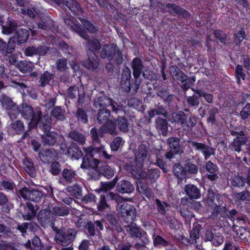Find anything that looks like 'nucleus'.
<instances>
[{"mask_svg": "<svg viewBox=\"0 0 250 250\" xmlns=\"http://www.w3.org/2000/svg\"><path fill=\"white\" fill-rule=\"evenodd\" d=\"M65 111L60 106H56L52 111V115L59 120H63L65 118Z\"/></svg>", "mask_w": 250, "mask_h": 250, "instance_id": "nucleus-33", "label": "nucleus"}, {"mask_svg": "<svg viewBox=\"0 0 250 250\" xmlns=\"http://www.w3.org/2000/svg\"><path fill=\"white\" fill-rule=\"evenodd\" d=\"M77 94L80 99L81 97H83L84 92L83 87L81 86L79 89L76 86L71 87L69 88L68 91V96L69 98L71 99L74 98Z\"/></svg>", "mask_w": 250, "mask_h": 250, "instance_id": "nucleus-26", "label": "nucleus"}, {"mask_svg": "<svg viewBox=\"0 0 250 250\" xmlns=\"http://www.w3.org/2000/svg\"><path fill=\"white\" fill-rule=\"evenodd\" d=\"M15 47V41L12 39H9L8 44L5 42L0 40V52L3 54L11 53Z\"/></svg>", "mask_w": 250, "mask_h": 250, "instance_id": "nucleus-18", "label": "nucleus"}, {"mask_svg": "<svg viewBox=\"0 0 250 250\" xmlns=\"http://www.w3.org/2000/svg\"><path fill=\"white\" fill-rule=\"evenodd\" d=\"M50 207L52 215L63 216L67 215L69 213V211L66 207Z\"/></svg>", "mask_w": 250, "mask_h": 250, "instance_id": "nucleus-29", "label": "nucleus"}, {"mask_svg": "<svg viewBox=\"0 0 250 250\" xmlns=\"http://www.w3.org/2000/svg\"><path fill=\"white\" fill-rule=\"evenodd\" d=\"M31 195L29 199V200L35 202H38L40 200L41 198L42 197L43 194L42 192L33 189L31 191Z\"/></svg>", "mask_w": 250, "mask_h": 250, "instance_id": "nucleus-51", "label": "nucleus"}, {"mask_svg": "<svg viewBox=\"0 0 250 250\" xmlns=\"http://www.w3.org/2000/svg\"><path fill=\"white\" fill-rule=\"evenodd\" d=\"M103 174L107 178H110L114 175V171L108 166H104L101 169Z\"/></svg>", "mask_w": 250, "mask_h": 250, "instance_id": "nucleus-55", "label": "nucleus"}, {"mask_svg": "<svg viewBox=\"0 0 250 250\" xmlns=\"http://www.w3.org/2000/svg\"><path fill=\"white\" fill-rule=\"evenodd\" d=\"M25 169L26 171L32 177L35 176L36 174L35 169L33 164L30 160L26 158L24 161Z\"/></svg>", "mask_w": 250, "mask_h": 250, "instance_id": "nucleus-34", "label": "nucleus"}, {"mask_svg": "<svg viewBox=\"0 0 250 250\" xmlns=\"http://www.w3.org/2000/svg\"><path fill=\"white\" fill-rule=\"evenodd\" d=\"M17 24L14 20H9L7 25L3 26L2 32L6 35H9L16 31L15 36L12 38L17 42L20 44L25 42L29 36V32L25 29L19 28L16 30ZM16 44V43L15 42Z\"/></svg>", "mask_w": 250, "mask_h": 250, "instance_id": "nucleus-3", "label": "nucleus"}, {"mask_svg": "<svg viewBox=\"0 0 250 250\" xmlns=\"http://www.w3.org/2000/svg\"><path fill=\"white\" fill-rule=\"evenodd\" d=\"M131 78V71L128 67L125 68L122 72L121 83L122 85L129 83Z\"/></svg>", "mask_w": 250, "mask_h": 250, "instance_id": "nucleus-36", "label": "nucleus"}, {"mask_svg": "<svg viewBox=\"0 0 250 250\" xmlns=\"http://www.w3.org/2000/svg\"><path fill=\"white\" fill-rule=\"evenodd\" d=\"M124 143L122 138L118 137L114 139L113 142L110 144V147L112 151H117L120 146H122Z\"/></svg>", "mask_w": 250, "mask_h": 250, "instance_id": "nucleus-47", "label": "nucleus"}, {"mask_svg": "<svg viewBox=\"0 0 250 250\" xmlns=\"http://www.w3.org/2000/svg\"><path fill=\"white\" fill-rule=\"evenodd\" d=\"M235 76L237 79V83H240L241 79L244 80L245 75L242 72V67L240 65H238L235 69Z\"/></svg>", "mask_w": 250, "mask_h": 250, "instance_id": "nucleus-52", "label": "nucleus"}, {"mask_svg": "<svg viewBox=\"0 0 250 250\" xmlns=\"http://www.w3.org/2000/svg\"><path fill=\"white\" fill-rule=\"evenodd\" d=\"M206 169L210 173L208 175V177L211 180H214L217 178L216 172L217 171V167L214 165L211 162L208 161L206 165Z\"/></svg>", "mask_w": 250, "mask_h": 250, "instance_id": "nucleus-20", "label": "nucleus"}, {"mask_svg": "<svg viewBox=\"0 0 250 250\" xmlns=\"http://www.w3.org/2000/svg\"><path fill=\"white\" fill-rule=\"evenodd\" d=\"M27 248L30 249L31 250H42V244L40 239L38 237H35L32 241V243L29 240L24 244Z\"/></svg>", "mask_w": 250, "mask_h": 250, "instance_id": "nucleus-21", "label": "nucleus"}, {"mask_svg": "<svg viewBox=\"0 0 250 250\" xmlns=\"http://www.w3.org/2000/svg\"><path fill=\"white\" fill-rule=\"evenodd\" d=\"M88 48L87 54L88 60L83 63V65L89 70H95L99 65L98 57L95 55L94 51L99 50L101 45L100 42L96 39L89 41L87 43Z\"/></svg>", "mask_w": 250, "mask_h": 250, "instance_id": "nucleus-4", "label": "nucleus"}, {"mask_svg": "<svg viewBox=\"0 0 250 250\" xmlns=\"http://www.w3.org/2000/svg\"><path fill=\"white\" fill-rule=\"evenodd\" d=\"M117 210L123 217H127L128 221H133L136 216V212L135 208L127 202H124L119 207H117Z\"/></svg>", "mask_w": 250, "mask_h": 250, "instance_id": "nucleus-11", "label": "nucleus"}, {"mask_svg": "<svg viewBox=\"0 0 250 250\" xmlns=\"http://www.w3.org/2000/svg\"><path fill=\"white\" fill-rule=\"evenodd\" d=\"M76 234V232L74 229H69L66 232H63L62 229H58L55 240L56 243L62 246H67L74 240Z\"/></svg>", "mask_w": 250, "mask_h": 250, "instance_id": "nucleus-7", "label": "nucleus"}, {"mask_svg": "<svg viewBox=\"0 0 250 250\" xmlns=\"http://www.w3.org/2000/svg\"><path fill=\"white\" fill-rule=\"evenodd\" d=\"M126 230L132 237L137 238L144 237L145 239L146 238V233L143 232L140 228L137 227L135 224H132L126 227Z\"/></svg>", "mask_w": 250, "mask_h": 250, "instance_id": "nucleus-15", "label": "nucleus"}, {"mask_svg": "<svg viewBox=\"0 0 250 250\" xmlns=\"http://www.w3.org/2000/svg\"><path fill=\"white\" fill-rule=\"evenodd\" d=\"M191 145L193 147L201 151L205 156V159H208L211 155L214 154V150L203 144L192 142Z\"/></svg>", "mask_w": 250, "mask_h": 250, "instance_id": "nucleus-13", "label": "nucleus"}, {"mask_svg": "<svg viewBox=\"0 0 250 250\" xmlns=\"http://www.w3.org/2000/svg\"><path fill=\"white\" fill-rule=\"evenodd\" d=\"M51 210L49 206L47 209L41 210L38 214V220L42 226H44L49 221L51 216Z\"/></svg>", "mask_w": 250, "mask_h": 250, "instance_id": "nucleus-16", "label": "nucleus"}, {"mask_svg": "<svg viewBox=\"0 0 250 250\" xmlns=\"http://www.w3.org/2000/svg\"><path fill=\"white\" fill-rule=\"evenodd\" d=\"M246 142L245 139L240 137L235 138L232 143V149L237 152L241 151V146Z\"/></svg>", "mask_w": 250, "mask_h": 250, "instance_id": "nucleus-42", "label": "nucleus"}, {"mask_svg": "<svg viewBox=\"0 0 250 250\" xmlns=\"http://www.w3.org/2000/svg\"><path fill=\"white\" fill-rule=\"evenodd\" d=\"M69 137L72 139L82 145L85 142V138L84 136L76 131L71 132L69 133Z\"/></svg>", "mask_w": 250, "mask_h": 250, "instance_id": "nucleus-35", "label": "nucleus"}, {"mask_svg": "<svg viewBox=\"0 0 250 250\" xmlns=\"http://www.w3.org/2000/svg\"><path fill=\"white\" fill-rule=\"evenodd\" d=\"M61 171V166L58 162H54L51 164L50 171L53 175L58 174Z\"/></svg>", "mask_w": 250, "mask_h": 250, "instance_id": "nucleus-59", "label": "nucleus"}, {"mask_svg": "<svg viewBox=\"0 0 250 250\" xmlns=\"http://www.w3.org/2000/svg\"><path fill=\"white\" fill-rule=\"evenodd\" d=\"M147 156V148L145 145L142 144L138 146L135 153V166H131L132 174L138 179H143L145 176L142 171L143 164Z\"/></svg>", "mask_w": 250, "mask_h": 250, "instance_id": "nucleus-2", "label": "nucleus"}, {"mask_svg": "<svg viewBox=\"0 0 250 250\" xmlns=\"http://www.w3.org/2000/svg\"><path fill=\"white\" fill-rule=\"evenodd\" d=\"M31 191L32 190H30L26 188H23L20 190V193L23 199L29 200L31 195Z\"/></svg>", "mask_w": 250, "mask_h": 250, "instance_id": "nucleus-64", "label": "nucleus"}, {"mask_svg": "<svg viewBox=\"0 0 250 250\" xmlns=\"http://www.w3.org/2000/svg\"><path fill=\"white\" fill-rule=\"evenodd\" d=\"M157 128L161 131L163 135H166L167 130V124L165 119L158 118L156 121Z\"/></svg>", "mask_w": 250, "mask_h": 250, "instance_id": "nucleus-32", "label": "nucleus"}, {"mask_svg": "<svg viewBox=\"0 0 250 250\" xmlns=\"http://www.w3.org/2000/svg\"><path fill=\"white\" fill-rule=\"evenodd\" d=\"M94 105L96 107H99L100 109H106L105 107L110 105L113 112L116 113L124 112L122 106H120L114 103L111 99L106 96H102L94 101Z\"/></svg>", "mask_w": 250, "mask_h": 250, "instance_id": "nucleus-10", "label": "nucleus"}, {"mask_svg": "<svg viewBox=\"0 0 250 250\" xmlns=\"http://www.w3.org/2000/svg\"><path fill=\"white\" fill-rule=\"evenodd\" d=\"M79 20L89 32L94 33L97 31L96 28L87 20L81 18Z\"/></svg>", "mask_w": 250, "mask_h": 250, "instance_id": "nucleus-46", "label": "nucleus"}, {"mask_svg": "<svg viewBox=\"0 0 250 250\" xmlns=\"http://www.w3.org/2000/svg\"><path fill=\"white\" fill-rule=\"evenodd\" d=\"M83 149L85 155L83 157L81 167L82 168H91L92 170H95L97 174L99 172L96 168L98 167L99 161L98 160L93 158L95 153H101L106 159H110L111 157V155L107 153L103 146H101L100 147L97 148H94L93 146H90L87 148H83Z\"/></svg>", "mask_w": 250, "mask_h": 250, "instance_id": "nucleus-1", "label": "nucleus"}, {"mask_svg": "<svg viewBox=\"0 0 250 250\" xmlns=\"http://www.w3.org/2000/svg\"><path fill=\"white\" fill-rule=\"evenodd\" d=\"M196 93L200 97H204L205 99L208 103H212L213 100V95L212 94H207L204 91L202 90L196 91Z\"/></svg>", "mask_w": 250, "mask_h": 250, "instance_id": "nucleus-61", "label": "nucleus"}, {"mask_svg": "<svg viewBox=\"0 0 250 250\" xmlns=\"http://www.w3.org/2000/svg\"><path fill=\"white\" fill-rule=\"evenodd\" d=\"M45 134L42 136L43 142L45 144L48 145H53L56 142L57 134L54 132H49L43 130Z\"/></svg>", "mask_w": 250, "mask_h": 250, "instance_id": "nucleus-19", "label": "nucleus"}, {"mask_svg": "<svg viewBox=\"0 0 250 250\" xmlns=\"http://www.w3.org/2000/svg\"><path fill=\"white\" fill-rule=\"evenodd\" d=\"M0 101L3 108L6 110L11 119L19 114V108L10 98L4 95H1Z\"/></svg>", "mask_w": 250, "mask_h": 250, "instance_id": "nucleus-9", "label": "nucleus"}, {"mask_svg": "<svg viewBox=\"0 0 250 250\" xmlns=\"http://www.w3.org/2000/svg\"><path fill=\"white\" fill-rule=\"evenodd\" d=\"M234 196L236 199L243 201L246 203L250 201V193L248 191L237 193Z\"/></svg>", "mask_w": 250, "mask_h": 250, "instance_id": "nucleus-50", "label": "nucleus"}, {"mask_svg": "<svg viewBox=\"0 0 250 250\" xmlns=\"http://www.w3.org/2000/svg\"><path fill=\"white\" fill-rule=\"evenodd\" d=\"M174 175L179 179H183L186 175V170L185 167L179 164H175L173 167Z\"/></svg>", "mask_w": 250, "mask_h": 250, "instance_id": "nucleus-28", "label": "nucleus"}, {"mask_svg": "<svg viewBox=\"0 0 250 250\" xmlns=\"http://www.w3.org/2000/svg\"><path fill=\"white\" fill-rule=\"evenodd\" d=\"M116 46L113 45L104 46L101 52V56L103 58H107L109 62H111L115 57L118 64L122 62L123 57L121 52H116Z\"/></svg>", "mask_w": 250, "mask_h": 250, "instance_id": "nucleus-8", "label": "nucleus"}, {"mask_svg": "<svg viewBox=\"0 0 250 250\" xmlns=\"http://www.w3.org/2000/svg\"><path fill=\"white\" fill-rule=\"evenodd\" d=\"M169 5H170V6L173 9V12L174 13H176L177 14L182 15L184 16L188 15V12L179 6L174 4H169Z\"/></svg>", "mask_w": 250, "mask_h": 250, "instance_id": "nucleus-62", "label": "nucleus"}, {"mask_svg": "<svg viewBox=\"0 0 250 250\" xmlns=\"http://www.w3.org/2000/svg\"><path fill=\"white\" fill-rule=\"evenodd\" d=\"M168 143L171 151L174 153H179V139L177 138H170L168 139Z\"/></svg>", "mask_w": 250, "mask_h": 250, "instance_id": "nucleus-40", "label": "nucleus"}, {"mask_svg": "<svg viewBox=\"0 0 250 250\" xmlns=\"http://www.w3.org/2000/svg\"><path fill=\"white\" fill-rule=\"evenodd\" d=\"M62 174L63 178L69 182H75L77 179V174L71 169H64Z\"/></svg>", "mask_w": 250, "mask_h": 250, "instance_id": "nucleus-30", "label": "nucleus"}, {"mask_svg": "<svg viewBox=\"0 0 250 250\" xmlns=\"http://www.w3.org/2000/svg\"><path fill=\"white\" fill-rule=\"evenodd\" d=\"M133 189L132 185L127 181H122L118 185V190L120 192L129 193Z\"/></svg>", "mask_w": 250, "mask_h": 250, "instance_id": "nucleus-24", "label": "nucleus"}, {"mask_svg": "<svg viewBox=\"0 0 250 250\" xmlns=\"http://www.w3.org/2000/svg\"><path fill=\"white\" fill-rule=\"evenodd\" d=\"M244 102H250V94H245L243 96ZM240 115L243 119H246L250 117V103H248L243 108L240 113Z\"/></svg>", "mask_w": 250, "mask_h": 250, "instance_id": "nucleus-23", "label": "nucleus"}, {"mask_svg": "<svg viewBox=\"0 0 250 250\" xmlns=\"http://www.w3.org/2000/svg\"><path fill=\"white\" fill-rule=\"evenodd\" d=\"M200 226L198 225H197L196 226L194 227L192 230L191 231L190 233V237L191 239L196 240L199 238L200 236Z\"/></svg>", "mask_w": 250, "mask_h": 250, "instance_id": "nucleus-58", "label": "nucleus"}, {"mask_svg": "<svg viewBox=\"0 0 250 250\" xmlns=\"http://www.w3.org/2000/svg\"><path fill=\"white\" fill-rule=\"evenodd\" d=\"M77 116L78 120L83 123H86L87 121V116L84 110L81 108L77 110Z\"/></svg>", "mask_w": 250, "mask_h": 250, "instance_id": "nucleus-60", "label": "nucleus"}, {"mask_svg": "<svg viewBox=\"0 0 250 250\" xmlns=\"http://www.w3.org/2000/svg\"><path fill=\"white\" fill-rule=\"evenodd\" d=\"M57 69L60 71H64L67 68V60L61 59L57 62Z\"/></svg>", "mask_w": 250, "mask_h": 250, "instance_id": "nucleus-63", "label": "nucleus"}, {"mask_svg": "<svg viewBox=\"0 0 250 250\" xmlns=\"http://www.w3.org/2000/svg\"><path fill=\"white\" fill-rule=\"evenodd\" d=\"M110 112L108 109H99V112L97 115V120L100 124L107 122L109 121Z\"/></svg>", "mask_w": 250, "mask_h": 250, "instance_id": "nucleus-27", "label": "nucleus"}, {"mask_svg": "<svg viewBox=\"0 0 250 250\" xmlns=\"http://www.w3.org/2000/svg\"><path fill=\"white\" fill-rule=\"evenodd\" d=\"M98 210L101 211H108L109 207L107 205L104 197L101 199V200L98 206Z\"/></svg>", "mask_w": 250, "mask_h": 250, "instance_id": "nucleus-56", "label": "nucleus"}, {"mask_svg": "<svg viewBox=\"0 0 250 250\" xmlns=\"http://www.w3.org/2000/svg\"><path fill=\"white\" fill-rule=\"evenodd\" d=\"M20 112L22 116L28 121L29 128L37 125L41 120L42 112L40 109L33 110L30 106L22 104L21 108H19V113Z\"/></svg>", "mask_w": 250, "mask_h": 250, "instance_id": "nucleus-5", "label": "nucleus"}, {"mask_svg": "<svg viewBox=\"0 0 250 250\" xmlns=\"http://www.w3.org/2000/svg\"><path fill=\"white\" fill-rule=\"evenodd\" d=\"M62 2L75 15H79L82 13L80 6L75 0H62Z\"/></svg>", "mask_w": 250, "mask_h": 250, "instance_id": "nucleus-17", "label": "nucleus"}, {"mask_svg": "<svg viewBox=\"0 0 250 250\" xmlns=\"http://www.w3.org/2000/svg\"><path fill=\"white\" fill-rule=\"evenodd\" d=\"M53 78V75L47 71L45 72L41 75L40 78V85L44 86L48 84L50 81Z\"/></svg>", "mask_w": 250, "mask_h": 250, "instance_id": "nucleus-45", "label": "nucleus"}, {"mask_svg": "<svg viewBox=\"0 0 250 250\" xmlns=\"http://www.w3.org/2000/svg\"><path fill=\"white\" fill-rule=\"evenodd\" d=\"M67 152L69 154H71L72 157L76 159H79L83 155L82 151L81 150H79L77 146H72L70 147L67 150Z\"/></svg>", "mask_w": 250, "mask_h": 250, "instance_id": "nucleus-37", "label": "nucleus"}, {"mask_svg": "<svg viewBox=\"0 0 250 250\" xmlns=\"http://www.w3.org/2000/svg\"><path fill=\"white\" fill-rule=\"evenodd\" d=\"M67 191L71 193V194L74 195L77 198H79L81 197L82 189L81 187L75 185L73 186H70L67 188Z\"/></svg>", "mask_w": 250, "mask_h": 250, "instance_id": "nucleus-44", "label": "nucleus"}, {"mask_svg": "<svg viewBox=\"0 0 250 250\" xmlns=\"http://www.w3.org/2000/svg\"><path fill=\"white\" fill-rule=\"evenodd\" d=\"M11 86L18 89L22 95H25L26 93H29L28 88L22 83L12 82Z\"/></svg>", "mask_w": 250, "mask_h": 250, "instance_id": "nucleus-41", "label": "nucleus"}, {"mask_svg": "<svg viewBox=\"0 0 250 250\" xmlns=\"http://www.w3.org/2000/svg\"><path fill=\"white\" fill-rule=\"evenodd\" d=\"M29 212L26 214L23 215V217L25 220H30L34 217L36 213L37 207H34L30 203H27V208Z\"/></svg>", "mask_w": 250, "mask_h": 250, "instance_id": "nucleus-31", "label": "nucleus"}, {"mask_svg": "<svg viewBox=\"0 0 250 250\" xmlns=\"http://www.w3.org/2000/svg\"><path fill=\"white\" fill-rule=\"evenodd\" d=\"M71 17H69L64 20L65 23L70 26V28L74 31L79 34L80 36L88 40L87 36L84 34V29H82L79 24H77L72 19Z\"/></svg>", "mask_w": 250, "mask_h": 250, "instance_id": "nucleus-12", "label": "nucleus"}, {"mask_svg": "<svg viewBox=\"0 0 250 250\" xmlns=\"http://www.w3.org/2000/svg\"><path fill=\"white\" fill-rule=\"evenodd\" d=\"M118 124L121 131L126 132L128 130V124L126 119L125 117H119Z\"/></svg>", "mask_w": 250, "mask_h": 250, "instance_id": "nucleus-48", "label": "nucleus"}, {"mask_svg": "<svg viewBox=\"0 0 250 250\" xmlns=\"http://www.w3.org/2000/svg\"><path fill=\"white\" fill-rule=\"evenodd\" d=\"M103 127L111 135H115L117 134L116 123L111 121H109L105 126H103Z\"/></svg>", "mask_w": 250, "mask_h": 250, "instance_id": "nucleus-43", "label": "nucleus"}, {"mask_svg": "<svg viewBox=\"0 0 250 250\" xmlns=\"http://www.w3.org/2000/svg\"><path fill=\"white\" fill-rule=\"evenodd\" d=\"M12 128L17 133H20L24 130L23 124L21 121H17L12 124Z\"/></svg>", "mask_w": 250, "mask_h": 250, "instance_id": "nucleus-53", "label": "nucleus"}, {"mask_svg": "<svg viewBox=\"0 0 250 250\" xmlns=\"http://www.w3.org/2000/svg\"><path fill=\"white\" fill-rule=\"evenodd\" d=\"M187 194L191 198L197 199L200 195V193L198 188L193 185H188L185 188Z\"/></svg>", "mask_w": 250, "mask_h": 250, "instance_id": "nucleus-22", "label": "nucleus"}, {"mask_svg": "<svg viewBox=\"0 0 250 250\" xmlns=\"http://www.w3.org/2000/svg\"><path fill=\"white\" fill-rule=\"evenodd\" d=\"M215 197L213 192L209 190L208 193V198L206 201V204L210 207L215 208L214 211L220 213L225 211V208L224 207L219 206L217 205L215 201Z\"/></svg>", "mask_w": 250, "mask_h": 250, "instance_id": "nucleus-14", "label": "nucleus"}, {"mask_svg": "<svg viewBox=\"0 0 250 250\" xmlns=\"http://www.w3.org/2000/svg\"><path fill=\"white\" fill-rule=\"evenodd\" d=\"M137 188L140 193L146 195L147 198L151 197V194L150 189L143 182H140L137 184Z\"/></svg>", "mask_w": 250, "mask_h": 250, "instance_id": "nucleus-38", "label": "nucleus"}, {"mask_svg": "<svg viewBox=\"0 0 250 250\" xmlns=\"http://www.w3.org/2000/svg\"><path fill=\"white\" fill-rule=\"evenodd\" d=\"M147 176L151 181H155L160 176L159 170L158 169H150L148 172Z\"/></svg>", "mask_w": 250, "mask_h": 250, "instance_id": "nucleus-57", "label": "nucleus"}, {"mask_svg": "<svg viewBox=\"0 0 250 250\" xmlns=\"http://www.w3.org/2000/svg\"><path fill=\"white\" fill-rule=\"evenodd\" d=\"M245 179L242 177L237 175L235 176V177L232 179L231 184L232 186L236 187H241L243 186L245 184Z\"/></svg>", "mask_w": 250, "mask_h": 250, "instance_id": "nucleus-54", "label": "nucleus"}, {"mask_svg": "<svg viewBox=\"0 0 250 250\" xmlns=\"http://www.w3.org/2000/svg\"><path fill=\"white\" fill-rule=\"evenodd\" d=\"M132 67L133 69V73L135 80L133 83L130 85L129 90H132L134 93H136L141 83V80L139 79L143 68L141 60L137 58L134 59L132 61Z\"/></svg>", "mask_w": 250, "mask_h": 250, "instance_id": "nucleus-6", "label": "nucleus"}, {"mask_svg": "<svg viewBox=\"0 0 250 250\" xmlns=\"http://www.w3.org/2000/svg\"><path fill=\"white\" fill-rule=\"evenodd\" d=\"M17 67L22 73H26L33 71L34 65L30 62L22 61L18 63Z\"/></svg>", "mask_w": 250, "mask_h": 250, "instance_id": "nucleus-25", "label": "nucleus"}, {"mask_svg": "<svg viewBox=\"0 0 250 250\" xmlns=\"http://www.w3.org/2000/svg\"><path fill=\"white\" fill-rule=\"evenodd\" d=\"M42 127V129L45 130L47 131L50 129V118L48 115L44 116L43 118L41 120Z\"/></svg>", "mask_w": 250, "mask_h": 250, "instance_id": "nucleus-49", "label": "nucleus"}, {"mask_svg": "<svg viewBox=\"0 0 250 250\" xmlns=\"http://www.w3.org/2000/svg\"><path fill=\"white\" fill-rule=\"evenodd\" d=\"M170 120L172 122L184 124L185 121V114L182 111L173 113L172 114V119H170Z\"/></svg>", "mask_w": 250, "mask_h": 250, "instance_id": "nucleus-39", "label": "nucleus"}]
</instances>
